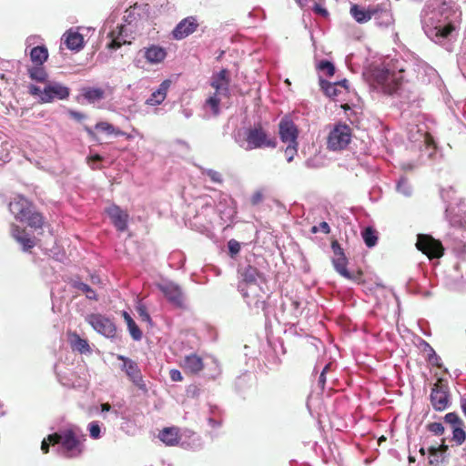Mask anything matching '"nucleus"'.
Instances as JSON below:
<instances>
[{
	"label": "nucleus",
	"mask_w": 466,
	"mask_h": 466,
	"mask_svg": "<svg viewBox=\"0 0 466 466\" xmlns=\"http://www.w3.org/2000/svg\"><path fill=\"white\" fill-rule=\"evenodd\" d=\"M29 206V200L22 196H16L13 198V200L9 203V210L10 212L15 214H22L24 208Z\"/></svg>",
	"instance_id": "473e14b6"
},
{
	"label": "nucleus",
	"mask_w": 466,
	"mask_h": 466,
	"mask_svg": "<svg viewBox=\"0 0 466 466\" xmlns=\"http://www.w3.org/2000/svg\"><path fill=\"white\" fill-rule=\"evenodd\" d=\"M158 289L166 299L175 307L179 309L185 308V297L178 285L169 282L158 285Z\"/></svg>",
	"instance_id": "9b49d317"
},
{
	"label": "nucleus",
	"mask_w": 466,
	"mask_h": 466,
	"mask_svg": "<svg viewBox=\"0 0 466 466\" xmlns=\"http://www.w3.org/2000/svg\"><path fill=\"white\" fill-rule=\"evenodd\" d=\"M428 452L430 454V457H434V456H438V450H437V447H434V446H431L428 449Z\"/></svg>",
	"instance_id": "0e129e2a"
},
{
	"label": "nucleus",
	"mask_w": 466,
	"mask_h": 466,
	"mask_svg": "<svg viewBox=\"0 0 466 466\" xmlns=\"http://www.w3.org/2000/svg\"><path fill=\"white\" fill-rule=\"evenodd\" d=\"M64 43L68 49L78 51L84 46V38L81 34L69 30L64 34Z\"/></svg>",
	"instance_id": "a878e982"
},
{
	"label": "nucleus",
	"mask_w": 466,
	"mask_h": 466,
	"mask_svg": "<svg viewBox=\"0 0 466 466\" xmlns=\"http://www.w3.org/2000/svg\"><path fill=\"white\" fill-rule=\"evenodd\" d=\"M208 97H215L216 99H219V101H221L222 97H224V93H218L215 90V92Z\"/></svg>",
	"instance_id": "69168bd1"
},
{
	"label": "nucleus",
	"mask_w": 466,
	"mask_h": 466,
	"mask_svg": "<svg viewBox=\"0 0 466 466\" xmlns=\"http://www.w3.org/2000/svg\"><path fill=\"white\" fill-rule=\"evenodd\" d=\"M427 429L429 431L437 436L442 435L444 433V427L441 422L429 423L427 425Z\"/></svg>",
	"instance_id": "c03bdc74"
},
{
	"label": "nucleus",
	"mask_w": 466,
	"mask_h": 466,
	"mask_svg": "<svg viewBox=\"0 0 466 466\" xmlns=\"http://www.w3.org/2000/svg\"><path fill=\"white\" fill-rule=\"evenodd\" d=\"M125 25H119L116 29L112 30L108 34L107 36L110 38V42L107 44L108 49L116 50L123 45L130 44V41L127 40V35L125 34Z\"/></svg>",
	"instance_id": "412c9836"
},
{
	"label": "nucleus",
	"mask_w": 466,
	"mask_h": 466,
	"mask_svg": "<svg viewBox=\"0 0 466 466\" xmlns=\"http://www.w3.org/2000/svg\"><path fill=\"white\" fill-rule=\"evenodd\" d=\"M375 8L377 12L376 15H373V18L379 26L387 27L393 23L392 15L388 9L380 5H375Z\"/></svg>",
	"instance_id": "cd10ccee"
},
{
	"label": "nucleus",
	"mask_w": 466,
	"mask_h": 466,
	"mask_svg": "<svg viewBox=\"0 0 466 466\" xmlns=\"http://www.w3.org/2000/svg\"><path fill=\"white\" fill-rule=\"evenodd\" d=\"M70 116H71L74 119H76V120H77V121H80V120H82V119L86 118V116H85L83 113L76 112V111H71V112H70Z\"/></svg>",
	"instance_id": "052dcab7"
},
{
	"label": "nucleus",
	"mask_w": 466,
	"mask_h": 466,
	"mask_svg": "<svg viewBox=\"0 0 466 466\" xmlns=\"http://www.w3.org/2000/svg\"><path fill=\"white\" fill-rule=\"evenodd\" d=\"M159 439L168 446H175L180 441L179 429L177 427L164 428L158 434Z\"/></svg>",
	"instance_id": "393cba45"
},
{
	"label": "nucleus",
	"mask_w": 466,
	"mask_h": 466,
	"mask_svg": "<svg viewBox=\"0 0 466 466\" xmlns=\"http://www.w3.org/2000/svg\"><path fill=\"white\" fill-rule=\"evenodd\" d=\"M122 317L124 318L127 325V329L129 330L131 337L135 340H140L142 338V332L138 326L134 321V319H132V317L127 311L122 312Z\"/></svg>",
	"instance_id": "2f4dec72"
},
{
	"label": "nucleus",
	"mask_w": 466,
	"mask_h": 466,
	"mask_svg": "<svg viewBox=\"0 0 466 466\" xmlns=\"http://www.w3.org/2000/svg\"><path fill=\"white\" fill-rule=\"evenodd\" d=\"M240 280L238 286H252L258 285L257 279L262 278V274L258 270L257 268L248 265L239 270Z\"/></svg>",
	"instance_id": "4be33fe9"
},
{
	"label": "nucleus",
	"mask_w": 466,
	"mask_h": 466,
	"mask_svg": "<svg viewBox=\"0 0 466 466\" xmlns=\"http://www.w3.org/2000/svg\"><path fill=\"white\" fill-rule=\"evenodd\" d=\"M319 86L324 94L331 98L339 96L340 91L338 89V86L335 83H330L321 77H319Z\"/></svg>",
	"instance_id": "f704fd0d"
},
{
	"label": "nucleus",
	"mask_w": 466,
	"mask_h": 466,
	"mask_svg": "<svg viewBox=\"0 0 466 466\" xmlns=\"http://www.w3.org/2000/svg\"><path fill=\"white\" fill-rule=\"evenodd\" d=\"M28 88H29L30 95L39 96L41 97L43 91L40 89V87H38L35 85H30Z\"/></svg>",
	"instance_id": "6e6d98bb"
},
{
	"label": "nucleus",
	"mask_w": 466,
	"mask_h": 466,
	"mask_svg": "<svg viewBox=\"0 0 466 466\" xmlns=\"http://www.w3.org/2000/svg\"><path fill=\"white\" fill-rule=\"evenodd\" d=\"M81 95L89 103H95L104 98L105 91L99 87H84L81 89Z\"/></svg>",
	"instance_id": "c756f323"
},
{
	"label": "nucleus",
	"mask_w": 466,
	"mask_h": 466,
	"mask_svg": "<svg viewBox=\"0 0 466 466\" xmlns=\"http://www.w3.org/2000/svg\"><path fill=\"white\" fill-rule=\"evenodd\" d=\"M238 290L241 292L243 298L246 299L247 304L257 310H264L267 305L268 296L265 290L258 285L252 286H238Z\"/></svg>",
	"instance_id": "39448f33"
},
{
	"label": "nucleus",
	"mask_w": 466,
	"mask_h": 466,
	"mask_svg": "<svg viewBox=\"0 0 466 466\" xmlns=\"http://www.w3.org/2000/svg\"><path fill=\"white\" fill-rule=\"evenodd\" d=\"M228 250H229V253L231 256L237 255L240 250V245L235 239L229 240L228 243Z\"/></svg>",
	"instance_id": "3c124183"
},
{
	"label": "nucleus",
	"mask_w": 466,
	"mask_h": 466,
	"mask_svg": "<svg viewBox=\"0 0 466 466\" xmlns=\"http://www.w3.org/2000/svg\"><path fill=\"white\" fill-rule=\"evenodd\" d=\"M416 247L431 259L440 258L444 254V248L441 242L430 235H418Z\"/></svg>",
	"instance_id": "423d86ee"
},
{
	"label": "nucleus",
	"mask_w": 466,
	"mask_h": 466,
	"mask_svg": "<svg viewBox=\"0 0 466 466\" xmlns=\"http://www.w3.org/2000/svg\"><path fill=\"white\" fill-rule=\"evenodd\" d=\"M331 248L334 253L332 259L335 269L344 278L348 279H355L350 271L347 269L348 259L345 253L337 240L331 242Z\"/></svg>",
	"instance_id": "9d476101"
},
{
	"label": "nucleus",
	"mask_w": 466,
	"mask_h": 466,
	"mask_svg": "<svg viewBox=\"0 0 466 466\" xmlns=\"http://www.w3.org/2000/svg\"><path fill=\"white\" fill-rule=\"evenodd\" d=\"M48 441L52 445L61 444L63 454L66 458H76L84 452L86 439L85 435L78 434L73 429H66L48 435Z\"/></svg>",
	"instance_id": "f257e3e1"
},
{
	"label": "nucleus",
	"mask_w": 466,
	"mask_h": 466,
	"mask_svg": "<svg viewBox=\"0 0 466 466\" xmlns=\"http://www.w3.org/2000/svg\"><path fill=\"white\" fill-rule=\"evenodd\" d=\"M449 387L448 383L443 379H438L433 384L431 392V403L434 410L442 411L449 404Z\"/></svg>",
	"instance_id": "0eeeda50"
},
{
	"label": "nucleus",
	"mask_w": 466,
	"mask_h": 466,
	"mask_svg": "<svg viewBox=\"0 0 466 466\" xmlns=\"http://www.w3.org/2000/svg\"><path fill=\"white\" fill-rule=\"evenodd\" d=\"M403 71V69L397 70L395 66L387 64L374 70V81L384 94L392 95L400 88Z\"/></svg>",
	"instance_id": "f03ea898"
},
{
	"label": "nucleus",
	"mask_w": 466,
	"mask_h": 466,
	"mask_svg": "<svg viewBox=\"0 0 466 466\" xmlns=\"http://www.w3.org/2000/svg\"><path fill=\"white\" fill-rule=\"evenodd\" d=\"M449 447L445 444V441L442 440L441 444L437 447L439 453H445L448 451Z\"/></svg>",
	"instance_id": "e2e57ef3"
},
{
	"label": "nucleus",
	"mask_w": 466,
	"mask_h": 466,
	"mask_svg": "<svg viewBox=\"0 0 466 466\" xmlns=\"http://www.w3.org/2000/svg\"><path fill=\"white\" fill-rule=\"evenodd\" d=\"M361 236H362V238H363L366 246L369 247V248L374 247L377 244V242H378V233L371 227H367L361 232Z\"/></svg>",
	"instance_id": "c9c22d12"
},
{
	"label": "nucleus",
	"mask_w": 466,
	"mask_h": 466,
	"mask_svg": "<svg viewBox=\"0 0 466 466\" xmlns=\"http://www.w3.org/2000/svg\"><path fill=\"white\" fill-rule=\"evenodd\" d=\"M48 58V50L45 46H35L30 51V59L36 66H43Z\"/></svg>",
	"instance_id": "c85d7f7f"
},
{
	"label": "nucleus",
	"mask_w": 466,
	"mask_h": 466,
	"mask_svg": "<svg viewBox=\"0 0 466 466\" xmlns=\"http://www.w3.org/2000/svg\"><path fill=\"white\" fill-rule=\"evenodd\" d=\"M117 359L123 361L122 369L125 370L129 380L139 389L146 390L141 370L137 363L129 358L118 355Z\"/></svg>",
	"instance_id": "1a4fd4ad"
},
{
	"label": "nucleus",
	"mask_w": 466,
	"mask_h": 466,
	"mask_svg": "<svg viewBox=\"0 0 466 466\" xmlns=\"http://www.w3.org/2000/svg\"><path fill=\"white\" fill-rule=\"evenodd\" d=\"M198 24L197 19L193 16H188L180 21L172 31L173 37L177 40H181L193 34Z\"/></svg>",
	"instance_id": "2eb2a0df"
},
{
	"label": "nucleus",
	"mask_w": 466,
	"mask_h": 466,
	"mask_svg": "<svg viewBox=\"0 0 466 466\" xmlns=\"http://www.w3.org/2000/svg\"><path fill=\"white\" fill-rule=\"evenodd\" d=\"M317 69L327 76H333L335 74V66L334 65L328 60H321L317 65Z\"/></svg>",
	"instance_id": "4c0bfd02"
},
{
	"label": "nucleus",
	"mask_w": 466,
	"mask_h": 466,
	"mask_svg": "<svg viewBox=\"0 0 466 466\" xmlns=\"http://www.w3.org/2000/svg\"><path fill=\"white\" fill-rule=\"evenodd\" d=\"M279 134L283 143H298L299 129L294 122L288 117H284L280 120L279 124Z\"/></svg>",
	"instance_id": "ddd939ff"
},
{
	"label": "nucleus",
	"mask_w": 466,
	"mask_h": 466,
	"mask_svg": "<svg viewBox=\"0 0 466 466\" xmlns=\"http://www.w3.org/2000/svg\"><path fill=\"white\" fill-rule=\"evenodd\" d=\"M169 377H170L171 380L175 381V382L183 380V376H182L181 372L176 369L170 370Z\"/></svg>",
	"instance_id": "864d4df0"
},
{
	"label": "nucleus",
	"mask_w": 466,
	"mask_h": 466,
	"mask_svg": "<svg viewBox=\"0 0 466 466\" xmlns=\"http://www.w3.org/2000/svg\"><path fill=\"white\" fill-rule=\"evenodd\" d=\"M88 430L90 433V437L93 439H98L100 437V426L96 421H93L89 423Z\"/></svg>",
	"instance_id": "a18cd8bd"
},
{
	"label": "nucleus",
	"mask_w": 466,
	"mask_h": 466,
	"mask_svg": "<svg viewBox=\"0 0 466 466\" xmlns=\"http://www.w3.org/2000/svg\"><path fill=\"white\" fill-rule=\"evenodd\" d=\"M112 223L118 231H125L127 228L128 214L118 206L112 205L106 209Z\"/></svg>",
	"instance_id": "aec40b11"
},
{
	"label": "nucleus",
	"mask_w": 466,
	"mask_h": 466,
	"mask_svg": "<svg viewBox=\"0 0 466 466\" xmlns=\"http://www.w3.org/2000/svg\"><path fill=\"white\" fill-rule=\"evenodd\" d=\"M69 88L60 84L55 83L47 85L42 93L41 101L43 103H50L55 98L66 99L69 96Z\"/></svg>",
	"instance_id": "4468645a"
},
{
	"label": "nucleus",
	"mask_w": 466,
	"mask_h": 466,
	"mask_svg": "<svg viewBox=\"0 0 466 466\" xmlns=\"http://www.w3.org/2000/svg\"><path fill=\"white\" fill-rule=\"evenodd\" d=\"M28 75L32 80L39 83H46L47 81L48 75L42 66H35L28 68Z\"/></svg>",
	"instance_id": "72a5a7b5"
},
{
	"label": "nucleus",
	"mask_w": 466,
	"mask_h": 466,
	"mask_svg": "<svg viewBox=\"0 0 466 466\" xmlns=\"http://www.w3.org/2000/svg\"><path fill=\"white\" fill-rule=\"evenodd\" d=\"M15 219L20 222H26L27 225L35 229L42 228L44 224L43 216L34 210L32 202L29 201V206L23 209L22 214H15Z\"/></svg>",
	"instance_id": "f8f14e48"
},
{
	"label": "nucleus",
	"mask_w": 466,
	"mask_h": 466,
	"mask_svg": "<svg viewBox=\"0 0 466 466\" xmlns=\"http://www.w3.org/2000/svg\"><path fill=\"white\" fill-rule=\"evenodd\" d=\"M335 84H337L338 86H343L346 89L348 88V81L346 79H344L342 81L335 82Z\"/></svg>",
	"instance_id": "774afa93"
},
{
	"label": "nucleus",
	"mask_w": 466,
	"mask_h": 466,
	"mask_svg": "<svg viewBox=\"0 0 466 466\" xmlns=\"http://www.w3.org/2000/svg\"><path fill=\"white\" fill-rule=\"evenodd\" d=\"M68 342L74 350H77L80 353H86L90 351V347L87 340L80 338L76 332H67Z\"/></svg>",
	"instance_id": "bb28decb"
},
{
	"label": "nucleus",
	"mask_w": 466,
	"mask_h": 466,
	"mask_svg": "<svg viewBox=\"0 0 466 466\" xmlns=\"http://www.w3.org/2000/svg\"><path fill=\"white\" fill-rule=\"evenodd\" d=\"M319 231H321L324 234H329L330 227L329 226V224L327 222L323 221V222H320L319 226H313L310 229V232L313 234H316Z\"/></svg>",
	"instance_id": "49530a36"
},
{
	"label": "nucleus",
	"mask_w": 466,
	"mask_h": 466,
	"mask_svg": "<svg viewBox=\"0 0 466 466\" xmlns=\"http://www.w3.org/2000/svg\"><path fill=\"white\" fill-rule=\"evenodd\" d=\"M170 84V80H164L159 85L158 88L151 94L150 97L147 99L146 104L148 106L160 105L167 97Z\"/></svg>",
	"instance_id": "b1692460"
},
{
	"label": "nucleus",
	"mask_w": 466,
	"mask_h": 466,
	"mask_svg": "<svg viewBox=\"0 0 466 466\" xmlns=\"http://www.w3.org/2000/svg\"><path fill=\"white\" fill-rule=\"evenodd\" d=\"M75 288L82 291L88 299L97 300V296L93 289L83 282H76Z\"/></svg>",
	"instance_id": "58836bf2"
},
{
	"label": "nucleus",
	"mask_w": 466,
	"mask_h": 466,
	"mask_svg": "<svg viewBox=\"0 0 466 466\" xmlns=\"http://www.w3.org/2000/svg\"><path fill=\"white\" fill-rule=\"evenodd\" d=\"M264 195L261 190H257L254 192L250 198V203L252 206H258L263 201Z\"/></svg>",
	"instance_id": "8fccbe9b"
},
{
	"label": "nucleus",
	"mask_w": 466,
	"mask_h": 466,
	"mask_svg": "<svg viewBox=\"0 0 466 466\" xmlns=\"http://www.w3.org/2000/svg\"><path fill=\"white\" fill-rule=\"evenodd\" d=\"M143 51H144V57L150 64L160 63L167 56L166 50L159 46L152 45L148 47H145L143 49Z\"/></svg>",
	"instance_id": "5701e85b"
},
{
	"label": "nucleus",
	"mask_w": 466,
	"mask_h": 466,
	"mask_svg": "<svg viewBox=\"0 0 466 466\" xmlns=\"http://www.w3.org/2000/svg\"><path fill=\"white\" fill-rule=\"evenodd\" d=\"M88 165L93 170L101 169V167L95 166V162H100L103 160V157L99 154H95L93 156L87 157L86 158Z\"/></svg>",
	"instance_id": "09e8293b"
},
{
	"label": "nucleus",
	"mask_w": 466,
	"mask_h": 466,
	"mask_svg": "<svg viewBox=\"0 0 466 466\" xmlns=\"http://www.w3.org/2000/svg\"><path fill=\"white\" fill-rule=\"evenodd\" d=\"M299 143H289L285 149V156L288 162H291L298 152Z\"/></svg>",
	"instance_id": "79ce46f5"
},
{
	"label": "nucleus",
	"mask_w": 466,
	"mask_h": 466,
	"mask_svg": "<svg viewBox=\"0 0 466 466\" xmlns=\"http://www.w3.org/2000/svg\"><path fill=\"white\" fill-rule=\"evenodd\" d=\"M444 420L447 423L451 424L452 428L463 423L462 420L459 417V415L456 412L447 413L444 417Z\"/></svg>",
	"instance_id": "37998d69"
},
{
	"label": "nucleus",
	"mask_w": 466,
	"mask_h": 466,
	"mask_svg": "<svg viewBox=\"0 0 466 466\" xmlns=\"http://www.w3.org/2000/svg\"><path fill=\"white\" fill-rule=\"evenodd\" d=\"M245 140L247 142V149L257 148H276L278 142L267 128L260 123H255L247 129Z\"/></svg>",
	"instance_id": "7ed1b4c3"
},
{
	"label": "nucleus",
	"mask_w": 466,
	"mask_h": 466,
	"mask_svg": "<svg viewBox=\"0 0 466 466\" xmlns=\"http://www.w3.org/2000/svg\"><path fill=\"white\" fill-rule=\"evenodd\" d=\"M84 129L92 140L98 141V137H97L96 134L94 132V130L91 127L85 126Z\"/></svg>",
	"instance_id": "4d7b16f0"
},
{
	"label": "nucleus",
	"mask_w": 466,
	"mask_h": 466,
	"mask_svg": "<svg viewBox=\"0 0 466 466\" xmlns=\"http://www.w3.org/2000/svg\"><path fill=\"white\" fill-rule=\"evenodd\" d=\"M230 79L228 69H221L210 79V86L218 93H224V97H229Z\"/></svg>",
	"instance_id": "f3484780"
},
{
	"label": "nucleus",
	"mask_w": 466,
	"mask_h": 466,
	"mask_svg": "<svg viewBox=\"0 0 466 466\" xmlns=\"http://www.w3.org/2000/svg\"><path fill=\"white\" fill-rule=\"evenodd\" d=\"M464 422L461 425H457L452 428V438L451 441L456 443V445H461L466 440V432L463 429Z\"/></svg>",
	"instance_id": "e433bc0d"
},
{
	"label": "nucleus",
	"mask_w": 466,
	"mask_h": 466,
	"mask_svg": "<svg viewBox=\"0 0 466 466\" xmlns=\"http://www.w3.org/2000/svg\"><path fill=\"white\" fill-rule=\"evenodd\" d=\"M331 364L329 363L327 364L324 369L322 370L320 375H319V386L323 389L324 386H325V383H326V373L327 371L329 370Z\"/></svg>",
	"instance_id": "603ef678"
},
{
	"label": "nucleus",
	"mask_w": 466,
	"mask_h": 466,
	"mask_svg": "<svg viewBox=\"0 0 466 466\" xmlns=\"http://www.w3.org/2000/svg\"><path fill=\"white\" fill-rule=\"evenodd\" d=\"M313 11H314V13H316L317 15H319L322 17H327L329 15L328 10L326 8L322 7L319 4H314Z\"/></svg>",
	"instance_id": "5fc2aeb1"
},
{
	"label": "nucleus",
	"mask_w": 466,
	"mask_h": 466,
	"mask_svg": "<svg viewBox=\"0 0 466 466\" xmlns=\"http://www.w3.org/2000/svg\"><path fill=\"white\" fill-rule=\"evenodd\" d=\"M436 29H437V32H436L437 36L446 38L454 31L455 27L452 24L450 23L443 26L436 27Z\"/></svg>",
	"instance_id": "ea45409f"
},
{
	"label": "nucleus",
	"mask_w": 466,
	"mask_h": 466,
	"mask_svg": "<svg viewBox=\"0 0 466 466\" xmlns=\"http://www.w3.org/2000/svg\"><path fill=\"white\" fill-rule=\"evenodd\" d=\"M50 445H52V442L48 441V437L43 440L41 450L44 453H47L49 451Z\"/></svg>",
	"instance_id": "13d9d810"
},
{
	"label": "nucleus",
	"mask_w": 466,
	"mask_h": 466,
	"mask_svg": "<svg viewBox=\"0 0 466 466\" xmlns=\"http://www.w3.org/2000/svg\"><path fill=\"white\" fill-rule=\"evenodd\" d=\"M179 366L189 375L198 374L205 367L202 358L196 353L185 356L180 361Z\"/></svg>",
	"instance_id": "a211bd4d"
},
{
	"label": "nucleus",
	"mask_w": 466,
	"mask_h": 466,
	"mask_svg": "<svg viewBox=\"0 0 466 466\" xmlns=\"http://www.w3.org/2000/svg\"><path fill=\"white\" fill-rule=\"evenodd\" d=\"M375 5H369L367 7L361 6L357 4H353L350 6V14L359 24H365L373 18L376 15Z\"/></svg>",
	"instance_id": "6ab92c4d"
},
{
	"label": "nucleus",
	"mask_w": 466,
	"mask_h": 466,
	"mask_svg": "<svg viewBox=\"0 0 466 466\" xmlns=\"http://www.w3.org/2000/svg\"><path fill=\"white\" fill-rule=\"evenodd\" d=\"M138 312L142 318L143 320H146V321H150L151 319H150V316L149 314L147 312L146 309L145 308H138Z\"/></svg>",
	"instance_id": "bf43d9fd"
},
{
	"label": "nucleus",
	"mask_w": 466,
	"mask_h": 466,
	"mask_svg": "<svg viewBox=\"0 0 466 466\" xmlns=\"http://www.w3.org/2000/svg\"><path fill=\"white\" fill-rule=\"evenodd\" d=\"M461 410H462L464 415L466 416V398L461 399Z\"/></svg>",
	"instance_id": "338daca9"
},
{
	"label": "nucleus",
	"mask_w": 466,
	"mask_h": 466,
	"mask_svg": "<svg viewBox=\"0 0 466 466\" xmlns=\"http://www.w3.org/2000/svg\"><path fill=\"white\" fill-rule=\"evenodd\" d=\"M86 320L97 332L107 338H114L116 334L114 322L101 314H91Z\"/></svg>",
	"instance_id": "6e6552de"
},
{
	"label": "nucleus",
	"mask_w": 466,
	"mask_h": 466,
	"mask_svg": "<svg viewBox=\"0 0 466 466\" xmlns=\"http://www.w3.org/2000/svg\"><path fill=\"white\" fill-rule=\"evenodd\" d=\"M352 130L345 123H338L329 131L327 137V147L332 151L344 149L351 140Z\"/></svg>",
	"instance_id": "20e7f679"
},
{
	"label": "nucleus",
	"mask_w": 466,
	"mask_h": 466,
	"mask_svg": "<svg viewBox=\"0 0 466 466\" xmlns=\"http://www.w3.org/2000/svg\"><path fill=\"white\" fill-rule=\"evenodd\" d=\"M10 233L21 246L24 251H30L35 246V238H32L25 228L16 224H12Z\"/></svg>",
	"instance_id": "dca6fc26"
},
{
	"label": "nucleus",
	"mask_w": 466,
	"mask_h": 466,
	"mask_svg": "<svg viewBox=\"0 0 466 466\" xmlns=\"http://www.w3.org/2000/svg\"><path fill=\"white\" fill-rule=\"evenodd\" d=\"M95 128L98 131L105 132L107 135H115V136H126L127 138H131V136L127 134L126 132L121 131L118 128H116L112 124L106 121L97 122L95 126Z\"/></svg>",
	"instance_id": "7c9ffc66"
},
{
	"label": "nucleus",
	"mask_w": 466,
	"mask_h": 466,
	"mask_svg": "<svg viewBox=\"0 0 466 466\" xmlns=\"http://www.w3.org/2000/svg\"><path fill=\"white\" fill-rule=\"evenodd\" d=\"M442 461H443V458L440 459V456L438 455V456H434V457H430L429 463L431 465L438 466Z\"/></svg>",
	"instance_id": "680f3d73"
},
{
	"label": "nucleus",
	"mask_w": 466,
	"mask_h": 466,
	"mask_svg": "<svg viewBox=\"0 0 466 466\" xmlns=\"http://www.w3.org/2000/svg\"><path fill=\"white\" fill-rule=\"evenodd\" d=\"M220 102L221 101H219V99H216L215 97H208L205 105L211 108L212 114L214 116H218L220 113Z\"/></svg>",
	"instance_id": "a19ab883"
},
{
	"label": "nucleus",
	"mask_w": 466,
	"mask_h": 466,
	"mask_svg": "<svg viewBox=\"0 0 466 466\" xmlns=\"http://www.w3.org/2000/svg\"><path fill=\"white\" fill-rule=\"evenodd\" d=\"M206 175L212 182L220 184L223 181L221 174L216 170L208 169L206 171Z\"/></svg>",
	"instance_id": "de8ad7c7"
}]
</instances>
